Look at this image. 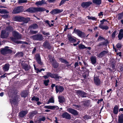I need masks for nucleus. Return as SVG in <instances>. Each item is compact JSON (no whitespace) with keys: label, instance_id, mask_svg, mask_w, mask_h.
I'll use <instances>...</instances> for the list:
<instances>
[{"label":"nucleus","instance_id":"28","mask_svg":"<svg viewBox=\"0 0 123 123\" xmlns=\"http://www.w3.org/2000/svg\"><path fill=\"white\" fill-rule=\"evenodd\" d=\"M81 102L83 103V105L85 107H88L90 106V102L88 100L82 101Z\"/></svg>","mask_w":123,"mask_h":123},{"label":"nucleus","instance_id":"1","mask_svg":"<svg viewBox=\"0 0 123 123\" xmlns=\"http://www.w3.org/2000/svg\"><path fill=\"white\" fill-rule=\"evenodd\" d=\"M46 10V9L43 7H32L28 8L26 11L31 13H34L38 12H43Z\"/></svg>","mask_w":123,"mask_h":123},{"label":"nucleus","instance_id":"33","mask_svg":"<svg viewBox=\"0 0 123 123\" xmlns=\"http://www.w3.org/2000/svg\"><path fill=\"white\" fill-rule=\"evenodd\" d=\"M99 27L101 29H103L107 30L109 29V27L107 25H104L102 24H99Z\"/></svg>","mask_w":123,"mask_h":123},{"label":"nucleus","instance_id":"31","mask_svg":"<svg viewBox=\"0 0 123 123\" xmlns=\"http://www.w3.org/2000/svg\"><path fill=\"white\" fill-rule=\"evenodd\" d=\"M29 27L30 28L33 29H36L38 28V26L36 24L34 23L30 25Z\"/></svg>","mask_w":123,"mask_h":123},{"label":"nucleus","instance_id":"58","mask_svg":"<svg viewBox=\"0 0 123 123\" xmlns=\"http://www.w3.org/2000/svg\"><path fill=\"white\" fill-rule=\"evenodd\" d=\"M117 31H115L113 33L112 35V38H114L115 37Z\"/></svg>","mask_w":123,"mask_h":123},{"label":"nucleus","instance_id":"40","mask_svg":"<svg viewBox=\"0 0 123 123\" xmlns=\"http://www.w3.org/2000/svg\"><path fill=\"white\" fill-rule=\"evenodd\" d=\"M9 13L5 9H0V13L1 14H6Z\"/></svg>","mask_w":123,"mask_h":123},{"label":"nucleus","instance_id":"63","mask_svg":"<svg viewBox=\"0 0 123 123\" xmlns=\"http://www.w3.org/2000/svg\"><path fill=\"white\" fill-rule=\"evenodd\" d=\"M111 67L113 69H114L116 68V67L115 64H111Z\"/></svg>","mask_w":123,"mask_h":123},{"label":"nucleus","instance_id":"57","mask_svg":"<svg viewBox=\"0 0 123 123\" xmlns=\"http://www.w3.org/2000/svg\"><path fill=\"white\" fill-rule=\"evenodd\" d=\"M118 49L121 48L122 47V45L121 43H118L116 45Z\"/></svg>","mask_w":123,"mask_h":123},{"label":"nucleus","instance_id":"56","mask_svg":"<svg viewBox=\"0 0 123 123\" xmlns=\"http://www.w3.org/2000/svg\"><path fill=\"white\" fill-rule=\"evenodd\" d=\"M39 100V98L38 97H33L32 98L31 100H34L36 101H38Z\"/></svg>","mask_w":123,"mask_h":123},{"label":"nucleus","instance_id":"55","mask_svg":"<svg viewBox=\"0 0 123 123\" xmlns=\"http://www.w3.org/2000/svg\"><path fill=\"white\" fill-rule=\"evenodd\" d=\"M59 59L62 63H64L65 64L66 62L67 63V61L63 58H60Z\"/></svg>","mask_w":123,"mask_h":123},{"label":"nucleus","instance_id":"23","mask_svg":"<svg viewBox=\"0 0 123 123\" xmlns=\"http://www.w3.org/2000/svg\"><path fill=\"white\" fill-rule=\"evenodd\" d=\"M58 101L60 103H62L65 102V99L64 97L62 96H58Z\"/></svg>","mask_w":123,"mask_h":123},{"label":"nucleus","instance_id":"49","mask_svg":"<svg viewBox=\"0 0 123 123\" xmlns=\"http://www.w3.org/2000/svg\"><path fill=\"white\" fill-rule=\"evenodd\" d=\"M30 33L31 34H36L38 32V31H33L32 30H31L30 31Z\"/></svg>","mask_w":123,"mask_h":123},{"label":"nucleus","instance_id":"64","mask_svg":"<svg viewBox=\"0 0 123 123\" xmlns=\"http://www.w3.org/2000/svg\"><path fill=\"white\" fill-rule=\"evenodd\" d=\"M105 21H107L105 19H103L102 20H101L100 21V22H101V23L100 24H102V25H103L104 24V22Z\"/></svg>","mask_w":123,"mask_h":123},{"label":"nucleus","instance_id":"13","mask_svg":"<svg viewBox=\"0 0 123 123\" xmlns=\"http://www.w3.org/2000/svg\"><path fill=\"white\" fill-rule=\"evenodd\" d=\"M92 4L91 1L83 2L81 4V6L83 8H86Z\"/></svg>","mask_w":123,"mask_h":123},{"label":"nucleus","instance_id":"21","mask_svg":"<svg viewBox=\"0 0 123 123\" xmlns=\"http://www.w3.org/2000/svg\"><path fill=\"white\" fill-rule=\"evenodd\" d=\"M67 37L68 38L69 40L72 43L76 42V40L74 38L70 35L69 34H68Z\"/></svg>","mask_w":123,"mask_h":123},{"label":"nucleus","instance_id":"9","mask_svg":"<svg viewBox=\"0 0 123 123\" xmlns=\"http://www.w3.org/2000/svg\"><path fill=\"white\" fill-rule=\"evenodd\" d=\"M35 59L37 62L40 66H42L43 62L41 61V59L40 55L38 54H36L35 55Z\"/></svg>","mask_w":123,"mask_h":123},{"label":"nucleus","instance_id":"42","mask_svg":"<svg viewBox=\"0 0 123 123\" xmlns=\"http://www.w3.org/2000/svg\"><path fill=\"white\" fill-rule=\"evenodd\" d=\"M11 39L15 43H16L17 44H19V43L20 42V41H17V40L16 39V38L14 37H11Z\"/></svg>","mask_w":123,"mask_h":123},{"label":"nucleus","instance_id":"16","mask_svg":"<svg viewBox=\"0 0 123 123\" xmlns=\"http://www.w3.org/2000/svg\"><path fill=\"white\" fill-rule=\"evenodd\" d=\"M62 116L63 118H65L67 119H69L71 118V117L70 114L67 112L63 113Z\"/></svg>","mask_w":123,"mask_h":123},{"label":"nucleus","instance_id":"4","mask_svg":"<svg viewBox=\"0 0 123 123\" xmlns=\"http://www.w3.org/2000/svg\"><path fill=\"white\" fill-rule=\"evenodd\" d=\"M8 47H6L2 49L1 51V54L3 55H5L8 54H11L12 52V50L9 48Z\"/></svg>","mask_w":123,"mask_h":123},{"label":"nucleus","instance_id":"6","mask_svg":"<svg viewBox=\"0 0 123 123\" xmlns=\"http://www.w3.org/2000/svg\"><path fill=\"white\" fill-rule=\"evenodd\" d=\"M23 11V10L22 6H18L14 9L12 13L13 14H17L22 12Z\"/></svg>","mask_w":123,"mask_h":123},{"label":"nucleus","instance_id":"5","mask_svg":"<svg viewBox=\"0 0 123 123\" xmlns=\"http://www.w3.org/2000/svg\"><path fill=\"white\" fill-rule=\"evenodd\" d=\"M73 33L77 34L78 36L81 38L84 37L86 36L84 32H82L78 29H75L74 30Z\"/></svg>","mask_w":123,"mask_h":123},{"label":"nucleus","instance_id":"54","mask_svg":"<svg viewBox=\"0 0 123 123\" xmlns=\"http://www.w3.org/2000/svg\"><path fill=\"white\" fill-rule=\"evenodd\" d=\"M91 118V116L89 115H86L84 116L83 117L84 119L85 120L90 119Z\"/></svg>","mask_w":123,"mask_h":123},{"label":"nucleus","instance_id":"47","mask_svg":"<svg viewBox=\"0 0 123 123\" xmlns=\"http://www.w3.org/2000/svg\"><path fill=\"white\" fill-rule=\"evenodd\" d=\"M79 48L80 49H81L86 48V47H85L84 45L82 44H80L79 45Z\"/></svg>","mask_w":123,"mask_h":123},{"label":"nucleus","instance_id":"8","mask_svg":"<svg viewBox=\"0 0 123 123\" xmlns=\"http://www.w3.org/2000/svg\"><path fill=\"white\" fill-rule=\"evenodd\" d=\"M9 35V33L5 30H2L1 31L0 37L2 38H6Z\"/></svg>","mask_w":123,"mask_h":123},{"label":"nucleus","instance_id":"15","mask_svg":"<svg viewBox=\"0 0 123 123\" xmlns=\"http://www.w3.org/2000/svg\"><path fill=\"white\" fill-rule=\"evenodd\" d=\"M43 46L44 48L49 49H50L51 48V46H50L49 43L47 41H45L43 43Z\"/></svg>","mask_w":123,"mask_h":123},{"label":"nucleus","instance_id":"43","mask_svg":"<svg viewBox=\"0 0 123 123\" xmlns=\"http://www.w3.org/2000/svg\"><path fill=\"white\" fill-rule=\"evenodd\" d=\"M54 98L53 97L50 98L47 103V104H49L50 103H54Z\"/></svg>","mask_w":123,"mask_h":123},{"label":"nucleus","instance_id":"17","mask_svg":"<svg viewBox=\"0 0 123 123\" xmlns=\"http://www.w3.org/2000/svg\"><path fill=\"white\" fill-rule=\"evenodd\" d=\"M13 35L14 37L17 39H20L21 38V35H20L16 31H14L13 32Z\"/></svg>","mask_w":123,"mask_h":123},{"label":"nucleus","instance_id":"29","mask_svg":"<svg viewBox=\"0 0 123 123\" xmlns=\"http://www.w3.org/2000/svg\"><path fill=\"white\" fill-rule=\"evenodd\" d=\"M119 39L121 40L123 37V30L121 29L120 30L118 36Z\"/></svg>","mask_w":123,"mask_h":123},{"label":"nucleus","instance_id":"27","mask_svg":"<svg viewBox=\"0 0 123 123\" xmlns=\"http://www.w3.org/2000/svg\"><path fill=\"white\" fill-rule=\"evenodd\" d=\"M91 63L93 64H95L96 62V57L92 56L90 58Z\"/></svg>","mask_w":123,"mask_h":123},{"label":"nucleus","instance_id":"59","mask_svg":"<svg viewBox=\"0 0 123 123\" xmlns=\"http://www.w3.org/2000/svg\"><path fill=\"white\" fill-rule=\"evenodd\" d=\"M73 105L74 107V108L76 109H78V108H79L80 107V106L75 104H73Z\"/></svg>","mask_w":123,"mask_h":123},{"label":"nucleus","instance_id":"60","mask_svg":"<svg viewBox=\"0 0 123 123\" xmlns=\"http://www.w3.org/2000/svg\"><path fill=\"white\" fill-rule=\"evenodd\" d=\"M42 33L44 35L46 36L49 35V33H46L44 31H42Z\"/></svg>","mask_w":123,"mask_h":123},{"label":"nucleus","instance_id":"51","mask_svg":"<svg viewBox=\"0 0 123 123\" xmlns=\"http://www.w3.org/2000/svg\"><path fill=\"white\" fill-rule=\"evenodd\" d=\"M27 0H18V2L19 4L26 3L27 2Z\"/></svg>","mask_w":123,"mask_h":123},{"label":"nucleus","instance_id":"41","mask_svg":"<svg viewBox=\"0 0 123 123\" xmlns=\"http://www.w3.org/2000/svg\"><path fill=\"white\" fill-rule=\"evenodd\" d=\"M27 93L26 91L22 92L21 93V96L24 98L26 97L27 96Z\"/></svg>","mask_w":123,"mask_h":123},{"label":"nucleus","instance_id":"20","mask_svg":"<svg viewBox=\"0 0 123 123\" xmlns=\"http://www.w3.org/2000/svg\"><path fill=\"white\" fill-rule=\"evenodd\" d=\"M23 18V17L21 16H16L14 18V20L15 21L18 22H22Z\"/></svg>","mask_w":123,"mask_h":123},{"label":"nucleus","instance_id":"24","mask_svg":"<svg viewBox=\"0 0 123 123\" xmlns=\"http://www.w3.org/2000/svg\"><path fill=\"white\" fill-rule=\"evenodd\" d=\"M117 123H123V114H122L118 116Z\"/></svg>","mask_w":123,"mask_h":123},{"label":"nucleus","instance_id":"48","mask_svg":"<svg viewBox=\"0 0 123 123\" xmlns=\"http://www.w3.org/2000/svg\"><path fill=\"white\" fill-rule=\"evenodd\" d=\"M106 44V42H102L99 43L97 45V46L99 47L102 45H105Z\"/></svg>","mask_w":123,"mask_h":123},{"label":"nucleus","instance_id":"36","mask_svg":"<svg viewBox=\"0 0 123 123\" xmlns=\"http://www.w3.org/2000/svg\"><path fill=\"white\" fill-rule=\"evenodd\" d=\"M18 100V97L17 96H16L14 97V98L12 100V103H13L14 104H16L17 103Z\"/></svg>","mask_w":123,"mask_h":123},{"label":"nucleus","instance_id":"25","mask_svg":"<svg viewBox=\"0 0 123 123\" xmlns=\"http://www.w3.org/2000/svg\"><path fill=\"white\" fill-rule=\"evenodd\" d=\"M46 3L45 2V1L43 0H42L41 1H39L35 3V5H37V6H41L43 4H45Z\"/></svg>","mask_w":123,"mask_h":123},{"label":"nucleus","instance_id":"39","mask_svg":"<svg viewBox=\"0 0 123 123\" xmlns=\"http://www.w3.org/2000/svg\"><path fill=\"white\" fill-rule=\"evenodd\" d=\"M22 21L23 22L25 23H27L30 20V18H25L23 17Z\"/></svg>","mask_w":123,"mask_h":123},{"label":"nucleus","instance_id":"37","mask_svg":"<svg viewBox=\"0 0 123 123\" xmlns=\"http://www.w3.org/2000/svg\"><path fill=\"white\" fill-rule=\"evenodd\" d=\"M37 111L36 110L32 111L30 113V116L31 117H33L37 114Z\"/></svg>","mask_w":123,"mask_h":123},{"label":"nucleus","instance_id":"38","mask_svg":"<svg viewBox=\"0 0 123 123\" xmlns=\"http://www.w3.org/2000/svg\"><path fill=\"white\" fill-rule=\"evenodd\" d=\"M53 75V77L52 78H54L56 80H58L61 78V77L59 76L58 75L56 74H54Z\"/></svg>","mask_w":123,"mask_h":123},{"label":"nucleus","instance_id":"52","mask_svg":"<svg viewBox=\"0 0 123 123\" xmlns=\"http://www.w3.org/2000/svg\"><path fill=\"white\" fill-rule=\"evenodd\" d=\"M123 18V15L122 13H119L118 14V18L119 20H120Z\"/></svg>","mask_w":123,"mask_h":123},{"label":"nucleus","instance_id":"44","mask_svg":"<svg viewBox=\"0 0 123 123\" xmlns=\"http://www.w3.org/2000/svg\"><path fill=\"white\" fill-rule=\"evenodd\" d=\"M16 56H17L18 57H23V54L22 52H18L15 55Z\"/></svg>","mask_w":123,"mask_h":123},{"label":"nucleus","instance_id":"12","mask_svg":"<svg viewBox=\"0 0 123 123\" xmlns=\"http://www.w3.org/2000/svg\"><path fill=\"white\" fill-rule=\"evenodd\" d=\"M67 111L69 112L74 115H77L78 114L77 111L72 108H68L67 109Z\"/></svg>","mask_w":123,"mask_h":123},{"label":"nucleus","instance_id":"46","mask_svg":"<svg viewBox=\"0 0 123 123\" xmlns=\"http://www.w3.org/2000/svg\"><path fill=\"white\" fill-rule=\"evenodd\" d=\"M43 84L46 86H47L48 85V83H49V80L48 79L47 80H43Z\"/></svg>","mask_w":123,"mask_h":123},{"label":"nucleus","instance_id":"30","mask_svg":"<svg viewBox=\"0 0 123 123\" xmlns=\"http://www.w3.org/2000/svg\"><path fill=\"white\" fill-rule=\"evenodd\" d=\"M119 107L117 105H116L113 108V112L115 114H117L118 112Z\"/></svg>","mask_w":123,"mask_h":123},{"label":"nucleus","instance_id":"22","mask_svg":"<svg viewBox=\"0 0 123 123\" xmlns=\"http://www.w3.org/2000/svg\"><path fill=\"white\" fill-rule=\"evenodd\" d=\"M28 113L27 111H22L19 113V115L21 117H24Z\"/></svg>","mask_w":123,"mask_h":123},{"label":"nucleus","instance_id":"61","mask_svg":"<svg viewBox=\"0 0 123 123\" xmlns=\"http://www.w3.org/2000/svg\"><path fill=\"white\" fill-rule=\"evenodd\" d=\"M66 1V0H62L60 3L59 6H60L63 4Z\"/></svg>","mask_w":123,"mask_h":123},{"label":"nucleus","instance_id":"3","mask_svg":"<svg viewBox=\"0 0 123 123\" xmlns=\"http://www.w3.org/2000/svg\"><path fill=\"white\" fill-rule=\"evenodd\" d=\"M31 37L34 40L39 41H42L43 39L42 35L39 33L34 35Z\"/></svg>","mask_w":123,"mask_h":123},{"label":"nucleus","instance_id":"10","mask_svg":"<svg viewBox=\"0 0 123 123\" xmlns=\"http://www.w3.org/2000/svg\"><path fill=\"white\" fill-rule=\"evenodd\" d=\"M55 91L56 93L58 92H62L64 90V88L62 86H60L57 85L55 86Z\"/></svg>","mask_w":123,"mask_h":123},{"label":"nucleus","instance_id":"11","mask_svg":"<svg viewBox=\"0 0 123 123\" xmlns=\"http://www.w3.org/2000/svg\"><path fill=\"white\" fill-rule=\"evenodd\" d=\"M44 108L51 110H57L59 109V107L57 106L46 105L44 107Z\"/></svg>","mask_w":123,"mask_h":123},{"label":"nucleus","instance_id":"45","mask_svg":"<svg viewBox=\"0 0 123 123\" xmlns=\"http://www.w3.org/2000/svg\"><path fill=\"white\" fill-rule=\"evenodd\" d=\"M87 17L88 18V19H91L92 20H94L96 21L97 20V18L94 17L90 16H87Z\"/></svg>","mask_w":123,"mask_h":123},{"label":"nucleus","instance_id":"2","mask_svg":"<svg viewBox=\"0 0 123 123\" xmlns=\"http://www.w3.org/2000/svg\"><path fill=\"white\" fill-rule=\"evenodd\" d=\"M49 60L51 63L52 66L55 68H58L59 66V63L55 59L54 57H52L50 56L49 57Z\"/></svg>","mask_w":123,"mask_h":123},{"label":"nucleus","instance_id":"19","mask_svg":"<svg viewBox=\"0 0 123 123\" xmlns=\"http://www.w3.org/2000/svg\"><path fill=\"white\" fill-rule=\"evenodd\" d=\"M94 81L95 83L98 86L100 84V80L97 76L94 77Z\"/></svg>","mask_w":123,"mask_h":123},{"label":"nucleus","instance_id":"32","mask_svg":"<svg viewBox=\"0 0 123 123\" xmlns=\"http://www.w3.org/2000/svg\"><path fill=\"white\" fill-rule=\"evenodd\" d=\"M23 68L25 71H28L30 68V65L27 64H24L23 65Z\"/></svg>","mask_w":123,"mask_h":123},{"label":"nucleus","instance_id":"26","mask_svg":"<svg viewBox=\"0 0 123 123\" xmlns=\"http://www.w3.org/2000/svg\"><path fill=\"white\" fill-rule=\"evenodd\" d=\"M10 65L8 64H6L4 65L3 68V70L4 71H8Z\"/></svg>","mask_w":123,"mask_h":123},{"label":"nucleus","instance_id":"34","mask_svg":"<svg viewBox=\"0 0 123 123\" xmlns=\"http://www.w3.org/2000/svg\"><path fill=\"white\" fill-rule=\"evenodd\" d=\"M13 30V27L12 26H10L7 27L5 30L8 32L12 31Z\"/></svg>","mask_w":123,"mask_h":123},{"label":"nucleus","instance_id":"53","mask_svg":"<svg viewBox=\"0 0 123 123\" xmlns=\"http://www.w3.org/2000/svg\"><path fill=\"white\" fill-rule=\"evenodd\" d=\"M46 74L49 77L52 78L53 77V76L54 74H52L49 72H47L46 73Z\"/></svg>","mask_w":123,"mask_h":123},{"label":"nucleus","instance_id":"62","mask_svg":"<svg viewBox=\"0 0 123 123\" xmlns=\"http://www.w3.org/2000/svg\"><path fill=\"white\" fill-rule=\"evenodd\" d=\"M1 16L5 18H8V15L7 14H4L2 15Z\"/></svg>","mask_w":123,"mask_h":123},{"label":"nucleus","instance_id":"50","mask_svg":"<svg viewBox=\"0 0 123 123\" xmlns=\"http://www.w3.org/2000/svg\"><path fill=\"white\" fill-rule=\"evenodd\" d=\"M105 40V39L104 38L101 37V36H99L98 37V38L97 40V41H101Z\"/></svg>","mask_w":123,"mask_h":123},{"label":"nucleus","instance_id":"18","mask_svg":"<svg viewBox=\"0 0 123 123\" xmlns=\"http://www.w3.org/2000/svg\"><path fill=\"white\" fill-rule=\"evenodd\" d=\"M108 51L107 50L103 51L100 53L98 55V57L100 58H102L105 55L108 53Z\"/></svg>","mask_w":123,"mask_h":123},{"label":"nucleus","instance_id":"35","mask_svg":"<svg viewBox=\"0 0 123 123\" xmlns=\"http://www.w3.org/2000/svg\"><path fill=\"white\" fill-rule=\"evenodd\" d=\"M92 2L97 5H99L101 3L102 1L101 0H93Z\"/></svg>","mask_w":123,"mask_h":123},{"label":"nucleus","instance_id":"7","mask_svg":"<svg viewBox=\"0 0 123 123\" xmlns=\"http://www.w3.org/2000/svg\"><path fill=\"white\" fill-rule=\"evenodd\" d=\"M76 93L79 96L82 98L86 97L87 96V93L80 90H77Z\"/></svg>","mask_w":123,"mask_h":123},{"label":"nucleus","instance_id":"14","mask_svg":"<svg viewBox=\"0 0 123 123\" xmlns=\"http://www.w3.org/2000/svg\"><path fill=\"white\" fill-rule=\"evenodd\" d=\"M63 11L62 9H55L52 10L50 13L53 15L55 14L60 13Z\"/></svg>","mask_w":123,"mask_h":123}]
</instances>
